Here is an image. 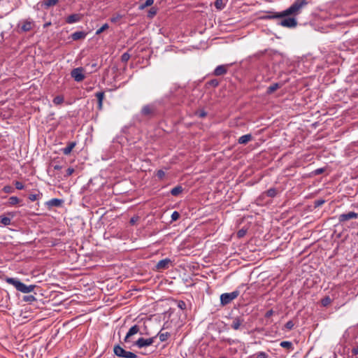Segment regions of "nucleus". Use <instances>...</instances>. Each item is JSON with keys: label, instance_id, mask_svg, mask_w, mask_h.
<instances>
[{"label": "nucleus", "instance_id": "nucleus-47", "mask_svg": "<svg viewBox=\"0 0 358 358\" xmlns=\"http://www.w3.org/2000/svg\"><path fill=\"white\" fill-rule=\"evenodd\" d=\"M138 216H134L131 218L130 220V224L134 225L136 224V222L138 220Z\"/></svg>", "mask_w": 358, "mask_h": 358}, {"label": "nucleus", "instance_id": "nucleus-39", "mask_svg": "<svg viewBox=\"0 0 358 358\" xmlns=\"http://www.w3.org/2000/svg\"><path fill=\"white\" fill-rule=\"evenodd\" d=\"M220 82L217 79H213L208 82V84L213 87L219 85Z\"/></svg>", "mask_w": 358, "mask_h": 358}, {"label": "nucleus", "instance_id": "nucleus-56", "mask_svg": "<svg viewBox=\"0 0 358 358\" xmlns=\"http://www.w3.org/2000/svg\"><path fill=\"white\" fill-rule=\"evenodd\" d=\"M50 24V23H47V24H45L44 26H45V27H47V26H49Z\"/></svg>", "mask_w": 358, "mask_h": 358}, {"label": "nucleus", "instance_id": "nucleus-11", "mask_svg": "<svg viewBox=\"0 0 358 358\" xmlns=\"http://www.w3.org/2000/svg\"><path fill=\"white\" fill-rule=\"evenodd\" d=\"M245 320L243 316H236L232 318L231 327L234 330H238Z\"/></svg>", "mask_w": 358, "mask_h": 358}, {"label": "nucleus", "instance_id": "nucleus-33", "mask_svg": "<svg viewBox=\"0 0 358 358\" xmlns=\"http://www.w3.org/2000/svg\"><path fill=\"white\" fill-rule=\"evenodd\" d=\"M123 17V15L119 13L115 14L110 18V21L113 23H115L118 22L120 19Z\"/></svg>", "mask_w": 358, "mask_h": 358}, {"label": "nucleus", "instance_id": "nucleus-57", "mask_svg": "<svg viewBox=\"0 0 358 358\" xmlns=\"http://www.w3.org/2000/svg\"><path fill=\"white\" fill-rule=\"evenodd\" d=\"M357 236H358V231H357Z\"/></svg>", "mask_w": 358, "mask_h": 358}, {"label": "nucleus", "instance_id": "nucleus-55", "mask_svg": "<svg viewBox=\"0 0 358 358\" xmlns=\"http://www.w3.org/2000/svg\"><path fill=\"white\" fill-rule=\"evenodd\" d=\"M62 169V166L60 165H55L54 169L55 170H60Z\"/></svg>", "mask_w": 358, "mask_h": 358}, {"label": "nucleus", "instance_id": "nucleus-10", "mask_svg": "<svg viewBox=\"0 0 358 358\" xmlns=\"http://www.w3.org/2000/svg\"><path fill=\"white\" fill-rule=\"evenodd\" d=\"M22 25L20 30L22 32H27L31 31L34 25V22L31 19H27L21 22Z\"/></svg>", "mask_w": 358, "mask_h": 358}, {"label": "nucleus", "instance_id": "nucleus-37", "mask_svg": "<svg viewBox=\"0 0 358 358\" xmlns=\"http://www.w3.org/2000/svg\"><path fill=\"white\" fill-rule=\"evenodd\" d=\"M294 326V322H293L292 320H289V321H288V322L285 324V328L287 330L289 331V330H291V329H293Z\"/></svg>", "mask_w": 358, "mask_h": 358}, {"label": "nucleus", "instance_id": "nucleus-5", "mask_svg": "<svg viewBox=\"0 0 358 358\" xmlns=\"http://www.w3.org/2000/svg\"><path fill=\"white\" fill-rule=\"evenodd\" d=\"M156 338V336H153L149 338H139L134 345L137 346L138 348H142L144 347H147L151 345Z\"/></svg>", "mask_w": 358, "mask_h": 358}, {"label": "nucleus", "instance_id": "nucleus-53", "mask_svg": "<svg viewBox=\"0 0 358 358\" xmlns=\"http://www.w3.org/2000/svg\"><path fill=\"white\" fill-rule=\"evenodd\" d=\"M273 310H268V311L266 312V317H268L271 316V315H273Z\"/></svg>", "mask_w": 358, "mask_h": 358}, {"label": "nucleus", "instance_id": "nucleus-7", "mask_svg": "<svg viewBox=\"0 0 358 358\" xmlns=\"http://www.w3.org/2000/svg\"><path fill=\"white\" fill-rule=\"evenodd\" d=\"M138 333H140V327L137 324L133 325L127 333L124 338V341L125 343H130L131 341L132 337Z\"/></svg>", "mask_w": 358, "mask_h": 358}, {"label": "nucleus", "instance_id": "nucleus-31", "mask_svg": "<svg viewBox=\"0 0 358 358\" xmlns=\"http://www.w3.org/2000/svg\"><path fill=\"white\" fill-rule=\"evenodd\" d=\"M154 0H146L145 2L139 6L140 10H143L146 7L150 6L153 4Z\"/></svg>", "mask_w": 358, "mask_h": 358}, {"label": "nucleus", "instance_id": "nucleus-16", "mask_svg": "<svg viewBox=\"0 0 358 358\" xmlns=\"http://www.w3.org/2000/svg\"><path fill=\"white\" fill-rule=\"evenodd\" d=\"M95 96L98 100V109L101 110L103 108V100L104 99L105 94L102 91L98 92L95 94Z\"/></svg>", "mask_w": 358, "mask_h": 358}, {"label": "nucleus", "instance_id": "nucleus-35", "mask_svg": "<svg viewBox=\"0 0 358 358\" xmlns=\"http://www.w3.org/2000/svg\"><path fill=\"white\" fill-rule=\"evenodd\" d=\"M2 190L5 192V193H8V194H10V193H13L14 192V189L10 186V185H6L3 187Z\"/></svg>", "mask_w": 358, "mask_h": 358}, {"label": "nucleus", "instance_id": "nucleus-30", "mask_svg": "<svg viewBox=\"0 0 358 358\" xmlns=\"http://www.w3.org/2000/svg\"><path fill=\"white\" fill-rule=\"evenodd\" d=\"M331 299L329 296H327L321 300V304L324 307H327L331 303Z\"/></svg>", "mask_w": 358, "mask_h": 358}, {"label": "nucleus", "instance_id": "nucleus-18", "mask_svg": "<svg viewBox=\"0 0 358 358\" xmlns=\"http://www.w3.org/2000/svg\"><path fill=\"white\" fill-rule=\"evenodd\" d=\"M86 36L87 33L85 31H76L71 34V37L73 41H78L85 38Z\"/></svg>", "mask_w": 358, "mask_h": 358}, {"label": "nucleus", "instance_id": "nucleus-46", "mask_svg": "<svg viewBox=\"0 0 358 358\" xmlns=\"http://www.w3.org/2000/svg\"><path fill=\"white\" fill-rule=\"evenodd\" d=\"M157 13V11L154 8H152L149 12H148V17H153L154 15H155Z\"/></svg>", "mask_w": 358, "mask_h": 358}, {"label": "nucleus", "instance_id": "nucleus-22", "mask_svg": "<svg viewBox=\"0 0 358 358\" xmlns=\"http://www.w3.org/2000/svg\"><path fill=\"white\" fill-rule=\"evenodd\" d=\"M182 191H183L182 187L180 185H178V186L173 187V189H171V194L173 196H178L180 193H182Z\"/></svg>", "mask_w": 358, "mask_h": 358}, {"label": "nucleus", "instance_id": "nucleus-44", "mask_svg": "<svg viewBox=\"0 0 358 358\" xmlns=\"http://www.w3.org/2000/svg\"><path fill=\"white\" fill-rule=\"evenodd\" d=\"M178 307L181 310H185L186 308V303L183 301H178Z\"/></svg>", "mask_w": 358, "mask_h": 358}, {"label": "nucleus", "instance_id": "nucleus-41", "mask_svg": "<svg viewBox=\"0 0 358 358\" xmlns=\"http://www.w3.org/2000/svg\"><path fill=\"white\" fill-rule=\"evenodd\" d=\"M23 300L24 301L32 302V301H36V298L32 295H29V296H24L23 298Z\"/></svg>", "mask_w": 358, "mask_h": 358}, {"label": "nucleus", "instance_id": "nucleus-34", "mask_svg": "<svg viewBox=\"0 0 358 358\" xmlns=\"http://www.w3.org/2000/svg\"><path fill=\"white\" fill-rule=\"evenodd\" d=\"M109 26L107 23L103 24L99 29L96 31V35H99L101 33L108 29Z\"/></svg>", "mask_w": 358, "mask_h": 358}, {"label": "nucleus", "instance_id": "nucleus-17", "mask_svg": "<svg viewBox=\"0 0 358 358\" xmlns=\"http://www.w3.org/2000/svg\"><path fill=\"white\" fill-rule=\"evenodd\" d=\"M76 145V142H69L66 147L62 149L64 155H69Z\"/></svg>", "mask_w": 358, "mask_h": 358}, {"label": "nucleus", "instance_id": "nucleus-15", "mask_svg": "<svg viewBox=\"0 0 358 358\" xmlns=\"http://www.w3.org/2000/svg\"><path fill=\"white\" fill-rule=\"evenodd\" d=\"M155 109L154 106H150V105H146L143 107V108L141 110V113L143 115L148 116V115L153 114L155 113Z\"/></svg>", "mask_w": 358, "mask_h": 358}, {"label": "nucleus", "instance_id": "nucleus-50", "mask_svg": "<svg viewBox=\"0 0 358 358\" xmlns=\"http://www.w3.org/2000/svg\"><path fill=\"white\" fill-rule=\"evenodd\" d=\"M323 172H324V169L323 168H320V169H317L316 170H315V173L316 175L321 174Z\"/></svg>", "mask_w": 358, "mask_h": 358}, {"label": "nucleus", "instance_id": "nucleus-32", "mask_svg": "<svg viewBox=\"0 0 358 358\" xmlns=\"http://www.w3.org/2000/svg\"><path fill=\"white\" fill-rule=\"evenodd\" d=\"M215 6L218 10H222L224 7V4L223 3V0H216L215 1Z\"/></svg>", "mask_w": 358, "mask_h": 358}, {"label": "nucleus", "instance_id": "nucleus-2", "mask_svg": "<svg viewBox=\"0 0 358 358\" xmlns=\"http://www.w3.org/2000/svg\"><path fill=\"white\" fill-rule=\"evenodd\" d=\"M6 282L10 285H12L15 287V288L22 293L27 294L34 291L36 287L35 285H27L24 283L22 282L19 280L13 278H9L6 280Z\"/></svg>", "mask_w": 358, "mask_h": 358}, {"label": "nucleus", "instance_id": "nucleus-25", "mask_svg": "<svg viewBox=\"0 0 358 358\" xmlns=\"http://www.w3.org/2000/svg\"><path fill=\"white\" fill-rule=\"evenodd\" d=\"M0 223L4 226H8L11 224V219L7 216H0Z\"/></svg>", "mask_w": 358, "mask_h": 358}, {"label": "nucleus", "instance_id": "nucleus-24", "mask_svg": "<svg viewBox=\"0 0 358 358\" xmlns=\"http://www.w3.org/2000/svg\"><path fill=\"white\" fill-rule=\"evenodd\" d=\"M170 336L171 335L169 332H164V333L159 332L157 334V335L156 336V337L158 336L160 341L164 342L169 338Z\"/></svg>", "mask_w": 358, "mask_h": 358}, {"label": "nucleus", "instance_id": "nucleus-43", "mask_svg": "<svg viewBox=\"0 0 358 358\" xmlns=\"http://www.w3.org/2000/svg\"><path fill=\"white\" fill-rule=\"evenodd\" d=\"M246 232H247L246 229H241L238 230V231L237 232V236L238 238H242L246 234Z\"/></svg>", "mask_w": 358, "mask_h": 358}, {"label": "nucleus", "instance_id": "nucleus-23", "mask_svg": "<svg viewBox=\"0 0 358 358\" xmlns=\"http://www.w3.org/2000/svg\"><path fill=\"white\" fill-rule=\"evenodd\" d=\"M58 2L59 0H43V4L45 8H48L55 6Z\"/></svg>", "mask_w": 358, "mask_h": 358}, {"label": "nucleus", "instance_id": "nucleus-6", "mask_svg": "<svg viewBox=\"0 0 358 358\" xmlns=\"http://www.w3.org/2000/svg\"><path fill=\"white\" fill-rule=\"evenodd\" d=\"M83 72V68L78 67L71 71V76L76 82H81L85 79Z\"/></svg>", "mask_w": 358, "mask_h": 358}, {"label": "nucleus", "instance_id": "nucleus-9", "mask_svg": "<svg viewBox=\"0 0 358 358\" xmlns=\"http://www.w3.org/2000/svg\"><path fill=\"white\" fill-rule=\"evenodd\" d=\"M358 218V213L350 211L347 213H343L338 215V219L339 222H344L351 219Z\"/></svg>", "mask_w": 358, "mask_h": 358}, {"label": "nucleus", "instance_id": "nucleus-20", "mask_svg": "<svg viewBox=\"0 0 358 358\" xmlns=\"http://www.w3.org/2000/svg\"><path fill=\"white\" fill-rule=\"evenodd\" d=\"M252 136L250 134L243 135L238 139V143L240 144H246L252 139Z\"/></svg>", "mask_w": 358, "mask_h": 358}, {"label": "nucleus", "instance_id": "nucleus-1", "mask_svg": "<svg viewBox=\"0 0 358 358\" xmlns=\"http://www.w3.org/2000/svg\"><path fill=\"white\" fill-rule=\"evenodd\" d=\"M308 4L306 0H296L288 8L282 12L268 10L262 17L263 20L280 19L291 15H298L302 8Z\"/></svg>", "mask_w": 358, "mask_h": 358}, {"label": "nucleus", "instance_id": "nucleus-14", "mask_svg": "<svg viewBox=\"0 0 358 358\" xmlns=\"http://www.w3.org/2000/svg\"><path fill=\"white\" fill-rule=\"evenodd\" d=\"M171 263V260L169 258L163 259L158 262L156 265L157 270H164L168 268L169 264Z\"/></svg>", "mask_w": 358, "mask_h": 358}, {"label": "nucleus", "instance_id": "nucleus-13", "mask_svg": "<svg viewBox=\"0 0 358 358\" xmlns=\"http://www.w3.org/2000/svg\"><path fill=\"white\" fill-rule=\"evenodd\" d=\"M227 72V65H219L217 66L214 71L213 74L216 76H220L226 74Z\"/></svg>", "mask_w": 358, "mask_h": 358}, {"label": "nucleus", "instance_id": "nucleus-36", "mask_svg": "<svg viewBox=\"0 0 358 358\" xmlns=\"http://www.w3.org/2000/svg\"><path fill=\"white\" fill-rule=\"evenodd\" d=\"M130 59V55L127 52H124L121 56V60L122 62H127Z\"/></svg>", "mask_w": 358, "mask_h": 358}, {"label": "nucleus", "instance_id": "nucleus-49", "mask_svg": "<svg viewBox=\"0 0 358 358\" xmlns=\"http://www.w3.org/2000/svg\"><path fill=\"white\" fill-rule=\"evenodd\" d=\"M74 172V169L73 168H68L66 170V176H70Z\"/></svg>", "mask_w": 358, "mask_h": 358}, {"label": "nucleus", "instance_id": "nucleus-3", "mask_svg": "<svg viewBox=\"0 0 358 358\" xmlns=\"http://www.w3.org/2000/svg\"><path fill=\"white\" fill-rule=\"evenodd\" d=\"M114 354L118 357L122 358H137V355L130 351H126L119 345H116L113 348Z\"/></svg>", "mask_w": 358, "mask_h": 358}, {"label": "nucleus", "instance_id": "nucleus-28", "mask_svg": "<svg viewBox=\"0 0 358 358\" xmlns=\"http://www.w3.org/2000/svg\"><path fill=\"white\" fill-rule=\"evenodd\" d=\"M280 345L282 347V348H287V349H290V350H293V344L292 342L290 341H282L280 343Z\"/></svg>", "mask_w": 358, "mask_h": 358}, {"label": "nucleus", "instance_id": "nucleus-12", "mask_svg": "<svg viewBox=\"0 0 358 358\" xmlns=\"http://www.w3.org/2000/svg\"><path fill=\"white\" fill-rule=\"evenodd\" d=\"M83 15L80 13H74L72 15H69L66 20L65 22L67 24H73L80 22L82 20Z\"/></svg>", "mask_w": 358, "mask_h": 358}, {"label": "nucleus", "instance_id": "nucleus-51", "mask_svg": "<svg viewBox=\"0 0 358 358\" xmlns=\"http://www.w3.org/2000/svg\"><path fill=\"white\" fill-rule=\"evenodd\" d=\"M352 353L353 355H358V346L355 347L352 350Z\"/></svg>", "mask_w": 358, "mask_h": 358}, {"label": "nucleus", "instance_id": "nucleus-38", "mask_svg": "<svg viewBox=\"0 0 358 358\" xmlns=\"http://www.w3.org/2000/svg\"><path fill=\"white\" fill-rule=\"evenodd\" d=\"M40 194H31L29 195V199L31 201H34L40 198Z\"/></svg>", "mask_w": 358, "mask_h": 358}, {"label": "nucleus", "instance_id": "nucleus-19", "mask_svg": "<svg viewBox=\"0 0 358 358\" xmlns=\"http://www.w3.org/2000/svg\"><path fill=\"white\" fill-rule=\"evenodd\" d=\"M63 203V200L60 199H52L47 202V205L49 206H61Z\"/></svg>", "mask_w": 358, "mask_h": 358}, {"label": "nucleus", "instance_id": "nucleus-54", "mask_svg": "<svg viewBox=\"0 0 358 358\" xmlns=\"http://www.w3.org/2000/svg\"><path fill=\"white\" fill-rule=\"evenodd\" d=\"M206 115H207V113L203 110H202L199 113V117H203L206 116Z\"/></svg>", "mask_w": 358, "mask_h": 358}, {"label": "nucleus", "instance_id": "nucleus-52", "mask_svg": "<svg viewBox=\"0 0 358 358\" xmlns=\"http://www.w3.org/2000/svg\"><path fill=\"white\" fill-rule=\"evenodd\" d=\"M324 203V200H318L315 203L316 206H320V205L323 204Z\"/></svg>", "mask_w": 358, "mask_h": 358}, {"label": "nucleus", "instance_id": "nucleus-42", "mask_svg": "<svg viewBox=\"0 0 358 358\" xmlns=\"http://www.w3.org/2000/svg\"><path fill=\"white\" fill-rule=\"evenodd\" d=\"M180 217V214L178 211H173L171 215V220L176 221Z\"/></svg>", "mask_w": 358, "mask_h": 358}, {"label": "nucleus", "instance_id": "nucleus-4", "mask_svg": "<svg viewBox=\"0 0 358 358\" xmlns=\"http://www.w3.org/2000/svg\"><path fill=\"white\" fill-rule=\"evenodd\" d=\"M240 294L238 290H235L230 293H224L220 295V303L222 306L230 303L233 300L236 299Z\"/></svg>", "mask_w": 358, "mask_h": 358}, {"label": "nucleus", "instance_id": "nucleus-29", "mask_svg": "<svg viewBox=\"0 0 358 358\" xmlns=\"http://www.w3.org/2000/svg\"><path fill=\"white\" fill-rule=\"evenodd\" d=\"M266 194L269 197L273 198L277 194V190L274 187L270 188L266 192Z\"/></svg>", "mask_w": 358, "mask_h": 358}, {"label": "nucleus", "instance_id": "nucleus-40", "mask_svg": "<svg viewBox=\"0 0 358 358\" xmlns=\"http://www.w3.org/2000/svg\"><path fill=\"white\" fill-rule=\"evenodd\" d=\"M14 185L17 189L21 190L24 188V185L20 181H15Z\"/></svg>", "mask_w": 358, "mask_h": 358}, {"label": "nucleus", "instance_id": "nucleus-26", "mask_svg": "<svg viewBox=\"0 0 358 358\" xmlns=\"http://www.w3.org/2000/svg\"><path fill=\"white\" fill-rule=\"evenodd\" d=\"M64 101V98L62 95H58L56 96L53 100L52 102L55 105H61Z\"/></svg>", "mask_w": 358, "mask_h": 358}, {"label": "nucleus", "instance_id": "nucleus-45", "mask_svg": "<svg viewBox=\"0 0 358 358\" xmlns=\"http://www.w3.org/2000/svg\"><path fill=\"white\" fill-rule=\"evenodd\" d=\"M268 355L264 352H259L257 354V358H267Z\"/></svg>", "mask_w": 358, "mask_h": 358}, {"label": "nucleus", "instance_id": "nucleus-8", "mask_svg": "<svg viewBox=\"0 0 358 358\" xmlns=\"http://www.w3.org/2000/svg\"><path fill=\"white\" fill-rule=\"evenodd\" d=\"M278 24L285 27L292 28L296 26L297 22L296 20L294 17H287L280 20L278 22Z\"/></svg>", "mask_w": 358, "mask_h": 358}, {"label": "nucleus", "instance_id": "nucleus-21", "mask_svg": "<svg viewBox=\"0 0 358 358\" xmlns=\"http://www.w3.org/2000/svg\"><path fill=\"white\" fill-rule=\"evenodd\" d=\"M280 85L278 83H273L272 85H271L268 88H267V90H266V92L268 94H272L273 92H274L275 90H277L278 88L280 87Z\"/></svg>", "mask_w": 358, "mask_h": 358}, {"label": "nucleus", "instance_id": "nucleus-27", "mask_svg": "<svg viewBox=\"0 0 358 358\" xmlns=\"http://www.w3.org/2000/svg\"><path fill=\"white\" fill-rule=\"evenodd\" d=\"M20 202V199L17 196H10L8 199V204L10 206H15Z\"/></svg>", "mask_w": 358, "mask_h": 358}, {"label": "nucleus", "instance_id": "nucleus-48", "mask_svg": "<svg viewBox=\"0 0 358 358\" xmlns=\"http://www.w3.org/2000/svg\"><path fill=\"white\" fill-rule=\"evenodd\" d=\"M157 176L158 178H162L165 176V173L162 170H159L157 172Z\"/></svg>", "mask_w": 358, "mask_h": 358}]
</instances>
